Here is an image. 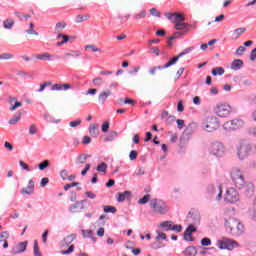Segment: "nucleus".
<instances>
[{"label":"nucleus","instance_id":"obj_38","mask_svg":"<svg viewBox=\"0 0 256 256\" xmlns=\"http://www.w3.org/2000/svg\"><path fill=\"white\" fill-rule=\"evenodd\" d=\"M36 59H40L41 61H49L51 59V54L49 53H43L36 56Z\"/></svg>","mask_w":256,"mask_h":256},{"label":"nucleus","instance_id":"obj_58","mask_svg":"<svg viewBox=\"0 0 256 256\" xmlns=\"http://www.w3.org/2000/svg\"><path fill=\"white\" fill-rule=\"evenodd\" d=\"M201 245H203V247H208V245H211V239L209 238H203L201 240Z\"/></svg>","mask_w":256,"mask_h":256},{"label":"nucleus","instance_id":"obj_29","mask_svg":"<svg viewBox=\"0 0 256 256\" xmlns=\"http://www.w3.org/2000/svg\"><path fill=\"white\" fill-rule=\"evenodd\" d=\"M13 101L16 102L10 107V111H15L16 109H18V107H22L23 103L17 101V98H10V103H13Z\"/></svg>","mask_w":256,"mask_h":256},{"label":"nucleus","instance_id":"obj_48","mask_svg":"<svg viewBox=\"0 0 256 256\" xmlns=\"http://www.w3.org/2000/svg\"><path fill=\"white\" fill-rule=\"evenodd\" d=\"M87 19H89V15H78L76 23H83V21H87Z\"/></svg>","mask_w":256,"mask_h":256},{"label":"nucleus","instance_id":"obj_6","mask_svg":"<svg viewBox=\"0 0 256 256\" xmlns=\"http://www.w3.org/2000/svg\"><path fill=\"white\" fill-rule=\"evenodd\" d=\"M226 149L225 145L221 142H213L210 144L209 153L214 155V157H223L225 155Z\"/></svg>","mask_w":256,"mask_h":256},{"label":"nucleus","instance_id":"obj_27","mask_svg":"<svg viewBox=\"0 0 256 256\" xmlns=\"http://www.w3.org/2000/svg\"><path fill=\"white\" fill-rule=\"evenodd\" d=\"M145 17H147V10L143 9L139 13L135 14L133 19H135V21H139V19H145Z\"/></svg>","mask_w":256,"mask_h":256},{"label":"nucleus","instance_id":"obj_43","mask_svg":"<svg viewBox=\"0 0 256 256\" xmlns=\"http://www.w3.org/2000/svg\"><path fill=\"white\" fill-rule=\"evenodd\" d=\"M225 73V69L223 67H216L215 69L212 70V75L217 76V75H223Z\"/></svg>","mask_w":256,"mask_h":256},{"label":"nucleus","instance_id":"obj_19","mask_svg":"<svg viewBox=\"0 0 256 256\" xmlns=\"http://www.w3.org/2000/svg\"><path fill=\"white\" fill-rule=\"evenodd\" d=\"M83 203H85V200L76 201L75 204L70 207V212L78 213L79 210L84 209Z\"/></svg>","mask_w":256,"mask_h":256},{"label":"nucleus","instance_id":"obj_16","mask_svg":"<svg viewBox=\"0 0 256 256\" xmlns=\"http://www.w3.org/2000/svg\"><path fill=\"white\" fill-rule=\"evenodd\" d=\"M197 229L193 225H189L188 228L184 232L185 241H193L192 233H195Z\"/></svg>","mask_w":256,"mask_h":256},{"label":"nucleus","instance_id":"obj_35","mask_svg":"<svg viewBox=\"0 0 256 256\" xmlns=\"http://www.w3.org/2000/svg\"><path fill=\"white\" fill-rule=\"evenodd\" d=\"M67 27V23L65 21H61L56 23L55 25V31H63Z\"/></svg>","mask_w":256,"mask_h":256},{"label":"nucleus","instance_id":"obj_36","mask_svg":"<svg viewBox=\"0 0 256 256\" xmlns=\"http://www.w3.org/2000/svg\"><path fill=\"white\" fill-rule=\"evenodd\" d=\"M89 157H91V156H89V155H87V154H81L80 156H78V165H83V164H85V161H87V159H89Z\"/></svg>","mask_w":256,"mask_h":256},{"label":"nucleus","instance_id":"obj_33","mask_svg":"<svg viewBox=\"0 0 256 256\" xmlns=\"http://www.w3.org/2000/svg\"><path fill=\"white\" fill-rule=\"evenodd\" d=\"M103 211L104 213H117V208L115 206L105 205L103 206Z\"/></svg>","mask_w":256,"mask_h":256},{"label":"nucleus","instance_id":"obj_17","mask_svg":"<svg viewBox=\"0 0 256 256\" xmlns=\"http://www.w3.org/2000/svg\"><path fill=\"white\" fill-rule=\"evenodd\" d=\"M35 192V182L33 180H29L28 187L22 188L21 193L22 195H31Z\"/></svg>","mask_w":256,"mask_h":256},{"label":"nucleus","instance_id":"obj_64","mask_svg":"<svg viewBox=\"0 0 256 256\" xmlns=\"http://www.w3.org/2000/svg\"><path fill=\"white\" fill-rule=\"evenodd\" d=\"M256 59V48L251 51L250 61H255Z\"/></svg>","mask_w":256,"mask_h":256},{"label":"nucleus","instance_id":"obj_10","mask_svg":"<svg viewBox=\"0 0 256 256\" xmlns=\"http://www.w3.org/2000/svg\"><path fill=\"white\" fill-rule=\"evenodd\" d=\"M225 200L228 203H237L239 201V193L234 188H229L226 191Z\"/></svg>","mask_w":256,"mask_h":256},{"label":"nucleus","instance_id":"obj_1","mask_svg":"<svg viewBox=\"0 0 256 256\" xmlns=\"http://www.w3.org/2000/svg\"><path fill=\"white\" fill-rule=\"evenodd\" d=\"M225 227L232 235H243L245 233V226L235 218L226 220Z\"/></svg>","mask_w":256,"mask_h":256},{"label":"nucleus","instance_id":"obj_20","mask_svg":"<svg viewBox=\"0 0 256 256\" xmlns=\"http://www.w3.org/2000/svg\"><path fill=\"white\" fill-rule=\"evenodd\" d=\"M9 239V232L4 231L0 233V243H3V248L7 249L9 247V242L7 241Z\"/></svg>","mask_w":256,"mask_h":256},{"label":"nucleus","instance_id":"obj_14","mask_svg":"<svg viewBox=\"0 0 256 256\" xmlns=\"http://www.w3.org/2000/svg\"><path fill=\"white\" fill-rule=\"evenodd\" d=\"M174 29H176V31H184V32H181L182 35H187V33L191 31V28H189V24L185 23L184 21L177 22L174 25Z\"/></svg>","mask_w":256,"mask_h":256},{"label":"nucleus","instance_id":"obj_12","mask_svg":"<svg viewBox=\"0 0 256 256\" xmlns=\"http://www.w3.org/2000/svg\"><path fill=\"white\" fill-rule=\"evenodd\" d=\"M165 15H166L167 19H169V21H171V23H175V25L177 23H179V21H185V16H183V14L166 13Z\"/></svg>","mask_w":256,"mask_h":256},{"label":"nucleus","instance_id":"obj_61","mask_svg":"<svg viewBox=\"0 0 256 256\" xmlns=\"http://www.w3.org/2000/svg\"><path fill=\"white\" fill-rule=\"evenodd\" d=\"M245 53V46H240L236 50V55H243Z\"/></svg>","mask_w":256,"mask_h":256},{"label":"nucleus","instance_id":"obj_55","mask_svg":"<svg viewBox=\"0 0 256 256\" xmlns=\"http://www.w3.org/2000/svg\"><path fill=\"white\" fill-rule=\"evenodd\" d=\"M91 169V164L90 163H87L85 165V168L81 171V175L83 177H85V175H87V171H89Z\"/></svg>","mask_w":256,"mask_h":256},{"label":"nucleus","instance_id":"obj_9","mask_svg":"<svg viewBox=\"0 0 256 256\" xmlns=\"http://www.w3.org/2000/svg\"><path fill=\"white\" fill-rule=\"evenodd\" d=\"M215 113L218 117H229L231 107L228 104H218L215 108Z\"/></svg>","mask_w":256,"mask_h":256},{"label":"nucleus","instance_id":"obj_63","mask_svg":"<svg viewBox=\"0 0 256 256\" xmlns=\"http://www.w3.org/2000/svg\"><path fill=\"white\" fill-rule=\"evenodd\" d=\"M102 131L103 133H107V131H109V122H104L102 124Z\"/></svg>","mask_w":256,"mask_h":256},{"label":"nucleus","instance_id":"obj_49","mask_svg":"<svg viewBox=\"0 0 256 256\" xmlns=\"http://www.w3.org/2000/svg\"><path fill=\"white\" fill-rule=\"evenodd\" d=\"M49 167V160H44L42 163L39 164L38 168L40 171H43Z\"/></svg>","mask_w":256,"mask_h":256},{"label":"nucleus","instance_id":"obj_53","mask_svg":"<svg viewBox=\"0 0 256 256\" xmlns=\"http://www.w3.org/2000/svg\"><path fill=\"white\" fill-rule=\"evenodd\" d=\"M77 185H79V182H73L71 184H66L64 186V191H69V189H71V187H77Z\"/></svg>","mask_w":256,"mask_h":256},{"label":"nucleus","instance_id":"obj_4","mask_svg":"<svg viewBox=\"0 0 256 256\" xmlns=\"http://www.w3.org/2000/svg\"><path fill=\"white\" fill-rule=\"evenodd\" d=\"M151 209L158 215H167L169 212V206L165 202L159 199L150 200Z\"/></svg>","mask_w":256,"mask_h":256},{"label":"nucleus","instance_id":"obj_2","mask_svg":"<svg viewBox=\"0 0 256 256\" xmlns=\"http://www.w3.org/2000/svg\"><path fill=\"white\" fill-rule=\"evenodd\" d=\"M251 153H253V145L245 140L240 141L239 145L237 146L238 159H240V161H245V159H247Z\"/></svg>","mask_w":256,"mask_h":256},{"label":"nucleus","instance_id":"obj_34","mask_svg":"<svg viewBox=\"0 0 256 256\" xmlns=\"http://www.w3.org/2000/svg\"><path fill=\"white\" fill-rule=\"evenodd\" d=\"M96 171L99 173H107V164L105 162L100 163L97 166Z\"/></svg>","mask_w":256,"mask_h":256},{"label":"nucleus","instance_id":"obj_39","mask_svg":"<svg viewBox=\"0 0 256 256\" xmlns=\"http://www.w3.org/2000/svg\"><path fill=\"white\" fill-rule=\"evenodd\" d=\"M210 189H213V191H215V193H218L217 199L220 200L223 197V189L221 188V186L218 187H213L211 186Z\"/></svg>","mask_w":256,"mask_h":256},{"label":"nucleus","instance_id":"obj_18","mask_svg":"<svg viewBox=\"0 0 256 256\" xmlns=\"http://www.w3.org/2000/svg\"><path fill=\"white\" fill-rule=\"evenodd\" d=\"M131 199V191L119 192L117 194V201L119 203H123V201H127Z\"/></svg>","mask_w":256,"mask_h":256},{"label":"nucleus","instance_id":"obj_22","mask_svg":"<svg viewBox=\"0 0 256 256\" xmlns=\"http://www.w3.org/2000/svg\"><path fill=\"white\" fill-rule=\"evenodd\" d=\"M99 124H90L89 133L92 137H99Z\"/></svg>","mask_w":256,"mask_h":256},{"label":"nucleus","instance_id":"obj_15","mask_svg":"<svg viewBox=\"0 0 256 256\" xmlns=\"http://www.w3.org/2000/svg\"><path fill=\"white\" fill-rule=\"evenodd\" d=\"M69 89H73V85L69 83H56L51 87V91H69Z\"/></svg>","mask_w":256,"mask_h":256},{"label":"nucleus","instance_id":"obj_52","mask_svg":"<svg viewBox=\"0 0 256 256\" xmlns=\"http://www.w3.org/2000/svg\"><path fill=\"white\" fill-rule=\"evenodd\" d=\"M82 235L84 238L93 237V231L92 230H82Z\"/></svg>","mask_w":256,"mask_h":256},{"label":"nucleus","instance_id":"obj_59","mask_svg":"<svg viewBox=\"0 0 256 256\" xmlns=\"http://www.w3.org/2000/svg\"><path fill=\"white\" fill-rule=\"evenodd\" d=\"M1 59L5 60V61H7L9 59H13V54H11V53H4V54H2Z\"/></svg>","mask_w":256,"mask_h":256},{"label":"nucleus","instance_id":"obj_54","mask_svg":"<svg viewBox=\"0 0 256 256\" xmlns=\"http://www.w3.org/2000/svg\"><path fill=\"white\" fill-rule=\"evenodd\" d=\"M177 111H179V113H183V111H185V107L183 106V100H179L177 105Z\"/></svg>","mask_w":256,"mask_h":256},{"label":"nucleus","instance_id":"obj_24","mask_svg":"<svg viewBox=\"0 0 256 256\" xmlns=\"http://www.w3.org/2000/svg\"><path fill=\"white\" fill-rule=\"evenodd\" d=\"M241 67H243V60L236 59L231 64V69H233L234 71H239Z\"/></svg>","mask_w":256,"mask_h":256},{"label":"nucleus","instance_id":"obj_23","mask_svg":"<svg viewBox=\"0 0 256 256\" xmlns=\"http://www.w3.org/2000/svg\"><path fill=\"white\" fill-rule=\"evenodd\" d=\"M85 51H91V53H101V48L97 47L95 44H88L85 46Z\"/></svg>","mask_w":256,"mask_h":256},{"label":"nucleus","instance_id":"obj_45","mask_svg":"<svg viewBox=\"0 0 256 256\" xmlns=\"http://www.w3.org/2000/svg\"><path fill=\"white\" fill-rule=\"evenodd\" d=\"M183 33L181 32H175L173 36H170L168 38V45L171 46V41H174V39H177L178 37H181Z\"/></svg>","mask_w":256,"mask_h":256},{"label":"nucleus","instance_id":"obj_31","mask_svg":"<svg viewBox=\"0 0 256 256\" xmlns=\"http://www.w3.org/2000/svg\"><path fill=\"white\" fill-rule=\"evenodd\" d=\"M254 191H255V186L253 185V183H248L246 185V195H248V197H251Z\"/></svg>","mask_w":256,"mask_h":256},{"label":"nucleus","instance_id":"obj_44","mask_svg":"<svg viewBox=\"0 0 256 256\" xmlns=\"http://www.w3.org/2000/svg\"><path fill=\"white\" fill-rule=\"evenodd\" d=\"M150 199L151 196L149 194H146L143 198L138 200V205H145L146 203H149Z\"/></svg>","mask_w":256,"mask_h":256},{"label":"nucleus","instance_id":"obj_30","mask_svg":"<svg viewBox=\"0 0 256 256\" xmlns=\"http://www.w3.org/2000/svg\"><path fill=\"white\" fill-rule=\"evenodd\" d=\"M185 255L195 256V255H197V249L193 246H189L185 250Z\"/></svg>","mask_w":256,"mask_h":256},{"label":"nucleus","instance_id":"obj_62","mask_svg":"<svg viewBox=\"0 0 256 256\" xmlns=\"http://www.w3.org/2000/svg\"><path fill=\"white\" fill-rule=\"evenodd\" d=\"M60 177L64 180L67 179L69 177V172H67V170H62L60 172Z\"/></svg>","mask_w":256,"mask_h":256},{"label":"nucleus","instance_id":"obj_21","mask_svg":"<svg viewBox=\"0 0 256 256\" xmlns=\"http://www.w3.org/2000/svg\"><path fill=\"white\" fill-rule=\"evenodd\" d=\"M111 95V90H104L98 95V101L100 103H105V101H107L108 97H111Z\"/></svg>","mask_w":256,"mask_h":256},{"label":"nucleus","instance_id":"obj_41","mask_svg":"<svg viewBox=\"0 0 256 256\" xmlns=\"http://www.w3.org/2000/svg\"><path fill=\"white\" fill-rule=\"evenodd\" d=\"M34 256H43L41 250H39V242L37 240L34 241Z\"/></svg>","mask_w":256,"mask_h":256},{"label":"nucleus","instance_id":"obj_47","mask_svg":"<svg viewBox=\"0 0 256 256\" xmlns=\"http://www.w3.org/2000/svg\"><path fill=\"white\" fill-rule=\"evenodd\" d=\"M139 153L137 152V150H132L129 153V159L130 161H135L138 157Z\"/></svg>","mask_w":256,"mask_h":256},{"label":"nucleus","instance_id":"obj_13","mask_svg":"<svg viewBox=\"0 0 256 256\" xmlns=\"http://www.w3.org/2000/svg\"><path fill=\"white\" fill-rule=\"evenodd\" d=\"M27 245H29V241L19 242L15 248H13V255H19V253H25L27 251Z\"/></svg>","mask_w":256,"mask_h":256},{"label":"nucleus","instance_id":"obj_46","mask_svg":"<svg viewBox=\"0 0 256 256\" xmlns=\"http://www.w3.org/2000/svg\"><path fill=\"white\" fill-rule=\"evenodd\" d=\"M92 83L94 87H101L103 85V78H94Z\"/></svg>","mask_w":256,"mask_h":256},{"label":"nucleus","instance_id":"obj_8","mask_svg":"<svg viewBox=\"0 0 256 256\" xmlns=\"http://www.w3.org/2000/svg\"><path fill=\"white\" fill-rule=\"evenodd\" d=\"M237 245L238 244L236 241L229 238H223L222 240L217 241L218 249H227L228 251H233Z\"/></svg>","mask_w":256,"mask_h":256},{"label":"nucleus","instance_id":"obj_56","mask_svg":"<svg viewBox=\"0 0 256 256\" xmlns=\"http://www.w3.org/2000/svg\"><path fill=\"white\" fill-rule=\"evenodd\" d=\"M171 231H176L177 233H181V231H183V226H181V225H172Z\"/></svg>","mask_w":256,"mask_h":256},{"label":"nucleus","instance_id":"obj_7","mask_svg":"<svg viewBox=\"0 0 256 256\" xmlns=\"http://www.w3.org/2000/svg\"><path fill=\"white\" fill-rule=\"evenodd\" d=\"M231 177H232V181H233L235 187H237V189H243V187H245V185H246L245 177L243 176V173L240 172V170H234L231 173Z\"/></svg>","mask_w":256,"mask_h":256},{"label":"nucleus","instance_id":"obj_37","mask_svg":"<svg viewBox=\"0 0 256 256\" xmlns=\"http://www.w3.org/2000/svg\"><path fill=\"white\" fill-rule=\"evenodd\" d=\"M246 31H247L246 28H238L234 30L233 35L235 36L236 39H239V37H241V35H243V33H245Z\"/></svg>","mask_w":256,"mask_h":256},{"label":"nucleus","instance_id":"obj_32","mask_svg":"<svg viewBox=\"0 0 256 256\" xmlns=\"http://www.w3.org/2000/svg\"><path fill=\"white\" fill-rule=\"evenodd\" d=\"M76 239H77V234H71L64 239V242L66 243V245H71V243H73V241H75Z\"/></svg>","mask_w":256,"mask_h":256},{"label":"nucleus","instance_id":"obj_60","mask_svg":"<svg viewBox=\"0 0 256 256\" xmlns=\"http://www.w3.org/2000/svg\"><path fill=\"white\" fill-rule=\"evenodd\" d=\"M64 43H67L69 41V36L65 35V34H58L57 39H61Z\"/></svg>","mask_w":256,"mask_h":256},{"label":"nucleus","instance_id":"obj_50","mask_svg":"<svg viewBox=\"0 0 256 256\" xmlns=\"http://www.w3.org/2000/svg\"><path fill=\"white\" fill-rule=\"evenodd\" d=\"M150 14L152 15V17H161V12H159L157 8H151Z\"/></svg>","mask_w":256,"mask_h":256},{"label":"nucleus","instance_id":"obj_28","mask_svg":"<svg viewBox=\"0 0 256 256\" xmlns=\"http://www.w3.org/2000/svg\"><path fill=\"white\" fill-rule=\"evenodd\" d=\"M21 112H19L17 115H15L13 118H11L9 120V125H17V123H19V121H21Z\"/></svg>","mask_w":256,"mask_h":256},{"label":"nucleus","instance_id":"obj_51","mask_svg":"<svg viewBox=\"0 0 256 256\" xmlns=\"http://www.w3.org/2000/svg\"><path fill=\"white\" fill-rule=\"evenodd\" d=\"M73 251H75V245H71L67 250H63L61 254L69 255V253H73Z\"/></svg>","mask_w":256,"mask_h":256},{"label":"nucleus","instance_id":"obj_11","mask_svg":"<svg viewBox=\"0 0 256 256\" xmlns=\"http://www.w3.org/2000/svg\"><path fill=\"white\" fill-rule=\"evenodd\" d=\"M243 127V120L234 119L226 122L224 128L228 130L235 131L236 129H241Z\"/></svg>","mask_w":256,"mask_h":256},{"label":"nucleus","instance_id":"obj_26","mask_svg":"<svg viewBox=\"0 0 256 256\" xmlns=\"http://www.w3.org/2000/svg\"><path fill=\"white\" fill-rule=\"evenodd\" d=\"M15 25V20L8 18L3 22L4 29H13Z\"/></svg>","mask_w":256,"mask_h":256},{"label":"nucleus","instance_id":"obj_42","mask_svg":"<svg viewBox=\"0 0 256 256\" xmlns=\"http://www.w3.org/2000/svg\"><path fill=\"white\" fill-rule=\"evenodd\" d=\"M116 138H117V132L113 131L104 139V141L111 142V141H115Z\"/></svg>","mask_w":256,"mask_h":256},{"label":"nucleus","instance_id":"obj_57","mask_svg":"<svg viewBox=\"0 0 256 256\" xmlns=\"http://www.w3.org/2000/svg\"><path fill=\"white\" fill-rule=\"evenodd\" d=\"M82 121L80 119L75 120V121H71L69 123V127H79V125H81Z\"/></svg>","mask_w":256,"mask_h":256},{"label":"nucleus","instance_id":"obj_5","mask_svg":"<svg viewBox=\"0 0 256 256\" xmlns=\"http://www.w3.org/2000/svg\"><path fill=\"white\" fill-rule=\"evenodd\" d=\"M202 129L204 131H207L208 133H213V131H217V129H219V120H217V117L208 116L202 121Z\"/></svg>","mask_w":256,"mask_h":256},{"label":"nucleus","instance_id":"obj_3","mask_svg":"<svg viewBox=\"0 0 256 256\" xmlns=\"http://www.w3.org/2000/svg\"><path fill=\"white\" fill-rule=\"evenodd\" d=\"M191 52V48H186L183 52H181L179 55L172 58L168 63H166L164 66H156L150 69L149 73L150 75H155L157 71H163V69H167V67H171V65H175L176 62L183 57V55H187V53Z\"/></svg>","mask_w":256,"mask_h":256},{"label":"nucleus","instance_id":"obj_25","mask_svg":"<svg viewBox=\"0 0 256 256\" xmlns=\"http://www.w3.org/2000/svg\"><path fill=\"white\" fill-rule=\"evenodd\" d=\"M69 57H81V51H79V50H72L70 52H66L64 54V59H69Z\"/></svg>","mask_w":256,"mask_h":256},{"label":"nucleus","instance_id":"obj_40","mask_svg":"<svg viewBox=\"0 0 256 256\" xmlns=\"http://www.w3.org/2000/svg\"><path fill=\"white\" fill-rule=\"evenodd\" d=\"M160 227L162 228H167L166 231H171L172 227H173V222L171 221H164L160 224Z\"/></svg>","mask_w":256,"mask_h":256}]
</instances>
